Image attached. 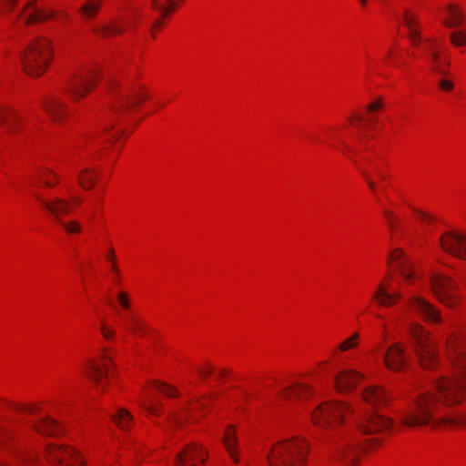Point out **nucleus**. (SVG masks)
Returning <instances> with one entry per match:
<instances>
[{"mask_svg":"<svg viewBox=\"0 0 466 466\" xmlns=\"http://www.w3.org/2000/svg\"><path fill=\"white\" fill-rule=\"evenodd\" d=\"M112 420L120 429L128 430L132 416L127 410L119 409L116 414L112 415Z\"/></svg>","mask_w":466,"mask_h":466,"instance_id":"2f4dec72","label":"nucleus"},{"mask_svg":"<svg viewBox=\"0 0 466 466\" xmlns=\"http://www.w3.org/2000/svg\"><path fill=\"white\" fill-rule=\"evenodd\" d=\"M224 375H225V371H221V372L219 373V376H220V377H222V376H224Z\"/></svg>","mask_w":466,"mask_h":466,"instance_id":"774afa93","label":"nucleus"},{"mask_svg":"<svg viewBox=\"0 0 466 466\" xmlns=\"http://www.w3.org/2000/svg\"><path fill=\"white\" fill-rule=\"evenodd\" d=\"M119 137H120V134L117 132V133L114 134L113 136H111L108 139H109V140H114V141H115V140H116V139H117Z\"/></svg>","mask_w":466,"mask_h":466,"instance_id":"13d9d810","label":"nucleus"},{"mask_svg":"<svg viewBox=\"0 0 466 466\" xmlns=\"http://www.w3.org/2000/svg\"><path fill=\"white\" fill-rule=\"evenodd\" d=\"M24 12H27L24 15L25 25L43 22L54 16V13L52 11L37 7L35 0H32L27 4Z\"/></svg>","mask_w":466,"mask_h":466,"instance_id":"6ab92c4d","label":"nucleus"},{"mask_svg":"<svg viewBox=\"0 0 466 466\" xmlns=\"http://www.w3.org/2000/svg\"><path fill=\"white\" fill-rule=\"evenodd\" d=\"M409 332L420 366L424 369H433L435 366V339L433 336L418 323H410Z\"/></svg>","mask_w":466,"mask_h":466,"instance_id":"423d86ee","label":"nucleus"},{"mask_svg":"<svg viewBox=\"0 0 466 466\" xmlns=\"http://www.w3.org/2000/svg\"><path fill=\"white\" fill-rule=\"evenodd\" d=\"M112 128H113V125H111V124H110V125H108V126H106V127L103 128V131H104L105 133H107V132H108L110 129H112Z\"/></svg>","mask_w":466,"mask_h":466,"instance_id":"bf43d9fd","label":"nucleus"},{"mask_svg":"<svg viewBox=\"0 0 466 466\" xmlns=\"http://www.w3.org/2000/svg\"><path fill=\"white\" fill-rule=\"evenodd\" d=\"M43 108L55 121L61 119L66 115V106L55 96L46 97L43 100Z\"/></svg>","mask_w":466,"mask_h":466,"instance_id":"412c9836","label":"nucleus"},{"mask_svg":"<svg viewBox=\"0 0 466 466\" xmlns=\"http://www.w3.org/2000/svg\"><path fill=\"white\" fill-rule=\"evenodd\" d=\"M409 307L425 321L434 322L437 320L433 305L420 296L411 297L409 300Z\"/></svg>","mask_w":466,"mask_h":466,"instance_id":"a211bd4d","label":"nucleus"},{"mask_svg":"<svg viewBox=\"0 0 466 466\" xmlns=\"http://www.w3.org/2000/svg\"><path fill=\"white\" fill-rule=\"evenodd\" d=\"M438 281H439V302L446 303V301L442 298V294H441V290L444 284H443V280H442V278L440 273H439Z\"/></svg>","mask_w":466,"mask_h":466,"instance_id":"09e8293b","label":"nucleus"},{"mask_svg":"<svg viewBox=\"0 0 466 466\" xmlns=\"http://www.w3.org/2000/svg\"><path fill=\"white\" fill-rule=\"evenodd\" d=\"M461 259H466V233L447 231L439 238V248Z\"/></svg>","mask_w":466,"mask_h":466,"instance_id":"9b49d317","label":"nucleus"},{"mask_svg":"<svg viewBox=\"0 0 466 466\" xmlns=\"http://www.w3.org/2000/svg\"><path fill=\"white\" fill-rule=\"evenodd\" d=\"M385 216L387 217V218H388V220H389L390 226L391 228H393V227H394V222H393V220H394V215H393L390 211L386 210V211H385Z\"/></svg>","mask_w":466,"mask_h":466,"instance_id":"3c124183","label":"nucleus"},{"mask_svg":"<svg viewBox=\"0 0 466 466\" xmlns=\"http://www.w3.org/2000/svg\"><path fill=\"white\" fill-rule=\"evenodd\" d=\"M199 372H200V374L202 376H208V375H209L212 372V369L211 368H208L206 370H200Z\"/></svg>","mask_w":466,"mask_h":466,"instance_id":"6e6d98bb","label":"nucleus"},{"mask_svg":"<svg viewBox=\"0 0 466 466\" xmlns=\"http://www.w3.org/2000/svg\"><path fill=\"white\" fill-rule=\"evenodd\" d=\"M103 0H84L78 11L85 20H91L98 14Z\"/></svg>","mask_w":466,"mask_h":466,"instance_id":"a878e982","label":"nucleus"},{"mask_svg":"<svg viewBox=\"0 0 466 466\" xmlns=\"http://www.w3.org/2000/svg\"><path fill=\"white\" fill-rule=\"evenodd\" d=\"M312 394L311 389L305 384H296L286 388L279 394L281 400L294 401L295 400H303Z\"/></svg>","mask_w":466,"mask_h":466,"instance_id":"aec40b11","label":"nucleus"},{"mask_svg":"<svg viewBox=\"0 0 466 466\" xmlns=\"http://www.w3.org/2000/svg\"><path fill=\"white\" fill-rule=\"evenodd\" d=\"M195 401L197 403V407H196L197 410H202L206 409V407L208 406V403L205 400H201L198 399Z\"/></svg>","mask_w":466,"mask_h":466,"instance_id":"8fccbe9b","label":"nucleus"},{"mask_svg":"<svg viewBox=\"0 0 466 466\" xmlns=\"http://www.w3.org/2000/svg\"><path fill=\"white\" fill-rule=\"evenodd\" d=\"M381 107H382V102H381V100H380V99H379V100L374 101V102H373V103H371L370 105H369V106H367V110H368L369 112H372V111L377 110V109H380V108H381Z\"/></svg>","mask_w":466,"mask_h":466,"instance_id":"de8ad7c7","label":"nucleus"},{"mask_svg":"<svg viewBox=\"0 0 466 466\" xmlns=\"http://www.w3.org/2000/svg\"><path fill=\"white\" fill-rule=\"evenodd\" d=\"M308 444L301 439H290L277 443L267 454L270 466H302Z\"/></svg>","mask_w":466,"mask_h":466,"instance_id":"7ed1b4c3","label":"nucleus"},{"mask_svg":"<svg viewBox=\"0 0 466 466\" xmlns=\"http://www.w3.org/2000/svg\"><path fill=\"white\" fill-rule=\"evenodd\" d=\"M14 459L19 465H31L35 462L36 455L34 452L15 451L13 454Z\"/></svg>","mask_w":466,"mask_h":466,"instance_id":"473e14b6","label":"nucleus"},{"mask_svg":"<svg viewBox=\"0 0 466 466\" xmlns=\"http://www.w3.org/2000/svg\"><path fill=\"white\" fill-rule=\"evenodd\" d=\"M96 172L91 168H85L78 175L79 184L84 189H90L95 186Z\"/></svg>","mask_w":466,"mask_h":466,"instance_id":"7c9ffc66","label":"nucleus"},{"mask_svg":"<svg viewBox=\"0 0 466 466\" xmlns=\"http://www.w3.org/2000/svg\"><path fill=\"white\" fill-rule=\"evenodd\" d=\"M353 408L344 401L323 402L311 412V420L314 425L326 430H335L342 425Z\"/></svg>","mask_w":466,"mask_h":466,"instance_id":"39448f33","label":"nucleus"},{"mask_svg":"<svg viewBox=\"0 0 466 466\" xmlns=\"http://www.w3.org/2000/svg\"><path fill=\"white\" fill-rule=\"evenodd\" d=\"M448 16L444 18L443 24L449 28L459 27L463 25V18L461 12L453 5L447 7Z\"/></svg>","mask_w":466,"mask_h":466,"instance_id":"bb28decb","label":"nucleus"},{"mask_svg":"<svg viewBox=\"0 0 466 466\" xmlns=\"http://www.w3.org/2000/svg\"><path fill=\"white\" fill-rule=\"evenodd\" d=\"M0 466H10V465H8L7 463H5V462H0Z\"/></svg>","mask_w":466,"mask_h":466,"instance_id":"338daca9","label":"nucleus"},{"mask_svg":"<svg viewBox=\"0 0 466 466\" xmlns=\"http://www.w3.org/2000/svg\"><path fill=\"white\" fill-rule=\"evenodd\" d=\"M40 179L48 187H52L57 183L56 175L50 170L43 172L40 176Z\"/></svg>","mask_w":466,"mask_h":466,"instance_id":"4c0bfd02","label":"nucleus"},{"mask_svg":"<svg viewBox=\"0 0 466 466\" xmlns=\"http://www.w3.org/2000/svg\"><path fill=\"white\" fill-rule=\"evenodd\" d=\"M360 172H361L362 176L364 177V178L366 179V181H367V183H368V185H369L370 188V189H372V190H374V189H375V187H376V185H375V183L371 180V178H370V175L368 174V172H367L366 170H364V169H360Z\"/></svg>","mask_w":466,"mask_h":466,"instance_id":"49530a36","label":"nucleus"},{"mask_svg":"<svg viewBox=\"0 0 466 466\" xmlns=\"http://www.w3.org/2000/svg\"><path fill=\"white\" fill-rule=\"evenodd\" d=\"M93 31L101 35L102 37H107L115 35H120L124 32V28L117 23H112L109 25H103L93 28Z\"/></svg>","mask_w":466,"mask_h":466,"instance_id":"c756f323","label":"nucleus"},{"mask_svg":"<svg viewBox=\"0 0 466 466\" xmlns=\"http://www.w3.org/2000/svg\"><path fill=\"white\" fill-rule=\"evenodd\" d=\"M112 269L115 271V272H117V268L116 266V262H115V259L112 260Z\"/></svg>","mask_w":466,"mask_h":466,"instance_id":"680f3d73","label":"nucleus"},{"mask_svg":"<svg viewBox=\"0 0 466 466\" xmlns=\"http://www.w3.org/2000/svg\"><path fill=\"white\" fill-rule=\"evenodd\" d=\"M185 412H186V413H187V415L188 416L187 420H190V419H191V418H190V412H191L190 409H186V410H185Z\"/></svg>","mask_w":466,"mask_h":466,"instance_id":"e2e57ef3","label":"nucleus"},{"mask_svg":"<svg viewBox=\"0 0 466 466\" xmlns=\"http://www.w3.org/2000/svg\"><path fill=\"white\" fill-rule=\"evenodd\" d=\"M375 171L377 172L378 177L381 180L385 179V175L381 172V170L378 167H374Z\"/></svg>","mask_w":466,"mask_h":466,"instance_id":"864d4df0","label":"nucleus"},{"mask_svg":"<svg viewBox=\"0 0 466 466\" xmlns=\"http://www.w3.org/2000/svg\"><path fill=\"white\" fill-rule=\"evenodd\" d=\"M46 455L51 463L59 466H83L85 463L81 455L75 450L63 446L48 445Z\"/></svg>","mask_w":466,"mask_h":466,"instance_id":"9d476101","label":"nucleus"},{"mask_svg":"<svg viewBox=\"0 0 466 466\" xmlns=\"http://www.w3.org/2000/svg\"><path fill=\"white\" fill-rule=\"evenodd\" d=\"M359 456V451L353 447H345L339 451L338 460L344 466H351L355 463Z\"/></svg>","mask_w":466,"mask_h":466,"instance_id":"c85d7f7f","label":"nucleus"},{"mask_svg":"<svg viewBox=\"0 0 466 466\" xmlns=\"http://www.w3.org/2000/svg\"><path fill=\"white\" fill-rule=\"evenodd\" d=\"M364 406L360 408L356 418L361 432L374 434L389 431L393 426V421L378 414L377 409L389 401L386 391L378 386H369L362 391Z\"/></svg>","mask_w":466,"mask_h":466,"instance_id":"f257e3e1","label":"nucleus"},{"mask_svg":"<svg viewBox=\"0 0 466 466\" xmlns=\"http://www.w3.org/2000/svg\"><path fill=\"white\" fill-rule=\"evenodd\" d=\"M107 89L109 96L108 106L113 112L127 111L147 97V94L134 87L128 86L123 89L115 79L110 80Z\"/></svg>","mask_w":466,"mask_h":466,"instance_id":"0eeeda50","label":"nucleus"},{"mask_svg":"<svg viewBox=\"0 0 466 466\" xmlns=\"http://www.w3.org/2000/svg\"><path fill=\"white\" fill-rule=\"evenodd\" d=\"M389 262L396 265L400 275L407 284H410L416 277L411 263L401 249H394L389 256Z\"/></svg>","mask_w":466,"mask_h":466,"instance_id":"2eb2a0df","label":"nucleus"},{"mask_svg":"<svg viewBox=\"0 0 466 466\" xmlns=\"http://www.w3.org/2000/svg\"><path fill=\"white\" fill-rule=\"evenodd\" d=\"M207 459V451L197 443L187 445L175 458V466H201Z\"/></svg>","mask_w":466,"mask_h":466,"instance_id":"f8f14e48","label":"nucleus"},{"mask_svg":"<svg viewBox=\"0 0 466 466\" xmlns=\"http://www.w3.org/2000/svg\"><path fill=\"white\" fill-rule=\"evenodd\" d=\"M168 5L167 7L159 4L157 0H151L152 7L158 11L162 17H165L167 13L172 12L176 9V3L173 0H167Z\"/></svg>","mask_w":466,"mask_h":466,"instance_id":"72a5a7b5","label":"nucleus"},{"mask_svg":"<svg viewBox=\"0 0 466 466\" xmlns=\"http://www.w3.org/2000/svg\"><path fill=\"white\" fill-rule=\"evenodd\" d=\"M131 330L135 333H138V334H144L147 330V328H146V325L137 319H131Z\"/></svg>","mask_w":466,"mask_h":466,"instance_id":"58836bf2","label":"nucleus"},{"mask_svg":"<svg viewBox=\"0 0 466 466\" xmlns=\"http://www.w3.org/2000/svg\"><path fill=\"white\" fill-rule=\"evenodd\" d=\"M143 409H145L149 413L158 416L160 415V404L159 405H154L152 403L147 404V403H141L140 404Z\"/></svg>","mask_w":466,"mask_h":466,"instance_id":"ea45409f","label":"nucleus"},{"mask_svg":"<svg viewBox=\"0 0 466 466\" xmlns=\"http://www.w3.org/2000/svg\"><path fill=\"white\" fill-rule=\"evenodd\" d=\"M434 406L435 400L433 396H421L413 408L400 413V420L402 425L407 427L427 424L432 419V410Z\"/></svg>","mask_w":466,"mask_h":466,"instance_id":"6e6552de","label":"nucleus"},{"mask_svg":"<svg viewBox=\"0 0 466 466\" xmlns=\"http://www.w3.org/2000/svg\"><path fill=\"white\" fill-rule=\"evenodd\" d=\"M49 41L38 38L19 54L24 71L30 76H38L45 72L51 59Z\"/></svg>","mask_w":466,"mask_h":466,"instance_id":"20e7f679","label":"nucleus"},{"mask_svg":"<svg viewBox=\"0 0 466 466\" xmlns=\"http://www.w3.org/2000/svg\"><path fill=\"white\" fill-rule=\"evenodd\" d=\"M417 214H418L419 218L421 219L422 221H431L432 219L426 213L417 211Z\"/></svg>","mask_w":466,"mask_h":466,"instance_id":"603ef678","label":"nucleus"},{"mask_svg":"<svg viewBox=\"0 0 466 466\" xmlns=\"http://www.w3.org/2000/svg\"><path fill=\"white\" fill-rule=\"evenodd\" d=\"M17 121L18 116L13 110L0 108V124L5 125L9 133L15 132V125Z\"/></svg>","mask_w":466,"mask_h":466,"instance_id":"cd10ccee","label":"nucleus"},{"mask_svg":"<svg viewBox=\"0 0 466 466\" xmlns=\"http://www.w3.org/2000/svg\"><path fill=\"white\" fill-rule=\"evenodd\" d=\"M359 333H353L350 338L343 340L339 346V350L341 351H347L351 349H354L358 346Z\"/></svg>","mask_w":466,"mask_h":466,"instance_id":"f704fd0d","label":"nucleus"},{"mask_svg":"<svg viewBox=\"0 0 466 466\" xmlns=\"http://www.w3.org/2000/svg\"><path fill=\"white\" fill-rule=\"evenodd\" d=\"M161 25V21H156L153 25H152V27L153 28H156L157 26H160Z\"/></svg>","mask_w":466,"mask_h":466,"instance_id":"052dcab7","label":"nucleus"},{"mask_svg":"<svg viewBox=\"0 0 466 466\" xmlns=\"http://www.w3.org/2000/svg\"><path fill=\"white\" fill-rule=\"evenodd\" d=\"M462 422L466 423V415L459 417V418L451 417V416H446V417L439 416V420H438L439 427L441 425H451V426L459 425Z\"/></svg>","mask_w":466,"mask_h":466,"instance_id":"c9c22d12","label":"nucleus"},{"mask_svg":"<svg viewBox=\"0 0 466 466\" xmlns=\"http://www.w3.org/2000/svg\"><path fill=\"white\" fill-rule=\"evenodd\" d=\"M33 428L39 433L47 436H57L62 432L61 427L49 417L42 418L33 423Z\"/></svg>","mask_w":466,"mask_h":466,"instance_id":"4be33fe9","label":"nucleus"},{"mask_svg":"<svg viewBox=\"0 0 466 466\" xmlns=\"http://www.w3.org/2000/svg\"><path fill=\"white\" fill-rule=\"evenodd\" d=\"M222 441L228 455L231 457L233 461L238 463L239 459L238 458L237 451L238 440L234 426L230 425L225 430Z\"/></svg>","mask_w":466,"mask_h":466,"instance_id":"b1692460","label":"nucleus"},{"mask_svg":"<svg viewBox=\"0 0 466 466\" xmlns=\"http://www.w3.org/2000/svg\"><path fill=\"white\" fill-rule=\"evenodd\" d=\"M386 367L394 371H401L406 366L405 349L400 344H392L384 355Z\"/></svg>","mask_w":466,"mask_h":466,"instance_id":"dca6fc26","label":"nucleus"},{"mask_svg":"<svg viewBox=\"0 0 466 466\" xmlns=\"http://www.w3.org/2000/svg\"><path fill=\"white\" fill-rule=\"evenodd\" d=\"M155 387L157 390L161 391L162 393H164L166 396H168V397H177L178 396V392L176 389H174L173 387L171 386H168L165 383H160V382H157L155 384Z\"/></svg>","mask_w":466,"mask_h":466,"instance_id":"e433bc0d","label":"nucleus"},{"mask_svg":"<svg viewBox=\"0 0 466 466\" xmlns=\"http://www.w3.org/2000/svg\"><path fill=\"white\" fill-rule=\"evenodd\" d=\"M355 118H356L359 122H361V121H362V117H361L360 115H356V116H355Z\"/></svg>","mask_w":466,"mask_h":466,"instance_id":"0e129e2a","label":"nucleus"},{"mask_svg":"<svg viewBox=\"0 0 466 466\" xmlns=\"http://www.w3.org/2000/svg\"><path fill=\"white\" fill-rule=\"evenodd\" d=\"M439 87H441L445 91H450L453 88V83L447 79L439 80Z\"/></svg>","mask_w":466,"mask_h":466,"instance_id":"c03bdc74","label":"nucleus"},{"mask_svg":"<svg viewBox=\"0 0 466 466\" xmlns=\"http://www.w3.org/2000/svg\"><path fill=\"white\" fill-rule=\"evenodd\" d=\"M117 300L118 302L120 303V305L127 309L129 308V300H128V296L127 293L125 292H120L118 295H117Z\"/></svg>","mask_w":466,"mask_h":466,"instance_id":"a19ab883","label":"nucleus"},{"mask_svg":"<svg viewBox=\"0 0 466 466\" xmlns=\"http://www.w3.org/2000/svg\"><path fill=\"white\" fill-rule=\"evenodd\" d=\"M110 363L111 357L105 350L101 355V361L99 363L95 360H91L87 365L88 371L86 376L96 384L99 390H104L103 387L100 386V382L103 378L107 376Z\"/></svg>","mask_w":466,"mask_h":466,"instance_id":"4468645a","label":"nucleus"},{"mask_svg":"<svg viewBox=\"0 0 466 466\" xmlns=\"http://www.w3.org/2000/svg\"><path fill=\"white\" fill-rule=\"evenodd\" d=\"M97 73L89 71L85 74L76 75L68 83L67 93H69L74 99H79L90 90V86Z\"/></svg>","mask_w":466,"mask_h":466,"instance_id":"ddd939ff","label":"nucleus"},{"mask_svg":"<svg viewBox=\"0 0 466 466\" xmlns=\"http://www.w3.org/2000/svg\"><path fill=\"white\" fill-rule=\"evenodd\" d=\"M401 298L400 292H390V289L387 285L380 283L374 293V299L382 307H390L393 305L397 299Z\"/></svg>","mask_w":466,"mask_h":466,"instance_id":"5701e85b","label":"nucleus"},{"mask_svg":"<svg viewBox=\"0 0 466 466\" xmlns=\"http://www.w3.org/2000/svg\"><path fill=\"white\" fill-rule=\"evenodd\" d=\"M35 197L43 207L54 216L56 221L65 229L66 232L68 234H76L81 231L82 227L78 221H64L61 218L62 215L69 213L70 204L67 200L61 198H56L53 200H46L39 195H35Z\"/></svg>","mask_w":466,"mask_h":466,"instance_id":"1a4fd4ad","label":"nucleus"},{"mask_svg":"<svg viewBox=\"0 0 466 466\" xmlns=\"http://www.w3.org/2000/svg\"><path fill=\"white\" fill-rule=\"evenodd\" d=\"M402 22L409 29V38L412 45L418 46L420 41L421 40L419 30L416 28V19L415 16L409 11L404 10L402 15Z\"/></svg>","mask_w":466,"mask_h":466,"instance_id":"393cba45","label":"nucleus"},{"mask_svg":"<svg viewBox=\"0 0 466 466\" xmlns=\"http://www.w3.org/2000/svg\"><path fill=\"white\" fill-rule=\"evenodd\" d=\"M363 379L364 375L362 373L353 370H345L335 377V387L339 392L348 393Z\"/></svg>","mask_w":466,"mask_h":466,"instance_id":"f3484780","label":"nucleus"},{"mask_svg":"<svg viewBox=\"0 0 466 466\" xmlns=\"http://www.w3.org/2000/svg\"><path fill=\"white\" fill-rule=\"evenodd\" d=\"M101 332H102L104 338L106 339H112L115 335V331L104 324L101 327Z\"/></svg>","mask_w":466,"mask_h":466,"instance_id":"79ce46f5","label":"nucleus"},{"mask_svg":"<svg viewBox=\"0 0 466 466\" xmlns=\"http://www.w3.org/2000/svg\"><path fill=\"white\" fill-rule=\"evenodd\" d=\"M7 438H9V433L5 431H0V441H2V439L5 441Z\"/></svg>","mask_w":466,"mask_h":466,"instance_id":"5fc2aeb1","label":"nucleus"},{"mask_svg":"<svg viewBox=\"0 0 466 466\" xmlns=\"http://www.w3.org/2000/svg\"><path fill=\"white\" fill-rule=\"evenodd\" d=\"M182 421H183V419L179 415H177L176 413L170 415L169 422L172 426H177V425L178 426L182 423Z\"/></svg>","mask_w":466,"mask_h":466,"instance_id":"a18cd8bd","label":"nucleus"},{"mask_svg":"<svg viewBox=\"0 0 466 466\" xmlns=\"http://www.w3.org/2000/svg\"><path fill=\"white\" fill-rule=\"evenodd\" d=\"M361 5H365L368 0H359Z\"/></svg>","mask_w":466,"mask_h":466,"instance_id":"69168bd1","label":"nucleus"},{"mask_svg":"<svg viewBox=\"0 0 466 466\" xmlns=\"http://www.w3.org/2000/svg\"><path fill=\"white\" fill-rule=\"evenodd\" d=\"M449 354L451 363L460 372V380L439 377V401L458 403L461 400V392L466 387V340L455 339L450 342Z\"/></svg>","mask_w":466,"mask_h":466,"instance_id":"f03ea898","label":"nucleus"},{"mask_svg":"<svg viewBox=\"0 0 466 466\" xmlns=\"http://www.w3.org/2000/svg\"><path fill=\"white\" fill-rule=\"evenodd\" d=\"M12 406L14 408L19 410H24V411H26L28 413H33V412H35L37 410V407L35 404H32V405H29V406H19V405H16V404H12Z\"/></svg>","mask_w":466,"mask_h":466,"instance_id":"37998d69","label":"nucleus"},{"mask_svg":"<svg viewBox=\"0 0 466 466\" xmlns=\"http://www.w3.org/2000/svg\"><path fill=\"white\" fill-rule=\"evenodd\" d=\"M108 258H109V259H110L111 261L115 259V254H114V250H113V249H110V250L108 251Z\"/></svg>","mask_w":466,"mask_h":466,"instance_id":"4d7b16f0","label":"nucleus"}]
</instances>
